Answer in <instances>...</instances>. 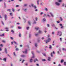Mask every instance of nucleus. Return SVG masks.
I'll return each instance as SVG.
<instances>
[{
    "label": "nucleus",
    "mask_w": 66,
    "mask_h": 66,
    "mask_svg": "<svg viewBox=\"0 0 66 66\" xmlns=\"http://www.w3.org/2000/svg\"><path fill=\"white\" fill-rule=\"evenodd\" d=\"M62 34L61 31H58L57 35H59V36H62Z\"/></svg>",
    "instance_id": "obj_1"
},
{
    "label": "nucleus",
    "mask_w": 66,
    "mask_h": 66,
    "mask_svg": "<svg viewBox=\"0 0 66 66\" xmlns=\"http://www.w3.org/2000/svg\"><path fill=\"white\" fill-rule=\"evenodd\" d=\"M50 40H51V39H50V38H49L46 41V43H47L49 42L50 41Z\"/></svg>",
    "instance_id": "obj_2"
},
{
    "label": "nucleus",
    "mask_w": 66,
    "mask_h": 66,
    "mask_svg": "<svg viewBox=\"0 0 66 66\" xmlns=\"http://www.w3.org/2000/svg\"><path fill=\"white\" fill-rule=\"evenodd\" d=\"M23 52L24 53H27V49H26V50L25 51H23Z\"/></svg>",
    "instance_id": "obj_3"
},
{
    "label": "nucleus",
    "mask_w": 66,
    "mask_h": 66,
    "mask_svg": "<svg viewBox=\"0 0 66 66\" xmlns=\"http://www.w3.org/2000/svg\"><path fill=\"white\" fill-rule=\"evenodd\" d=\"M57 5H60V4L59 3L57 2H56L55 3Z\"/></svg>",
    "instance_id": "obj_4"
},
{
    "label": "nucleus",
    "mask_w": 66,
    "mask_h": 66,
    "mask_svg": "<svg viewBox=\"0 0 66 66\" xmlns=\"http://www.w3.org/2000/svg\"><path fill=\"white\" fill-rule=\"evenodd\" d=\"M31 5L32 6V7H34L35 9H36V6H33V4H32Z\"/></svg>",
    "instance_id": "obj_5"
},
{
    "label": "nucleus",
    "mask_w": 66,
    "mask_h": 66,
    "mask_svg": "<svg viewBox=\"0 0 66 66\" xmlns=\"http://www.w3.org/2000/svg\"><path fill=\"white\" fill-rule=\"evenodd\" d=\"M38 29H39V28H37V27H35V30H37H37H38Z\"/></svg>",
    "instance_id": "obj_6"
},
{
    "label": "nucleus",
    "mask_w": 66,
    "mask_h": 66,
    "mask_svg": "<svg viewBox=\"0 0 66 66\" xmlns=\"http://www.w3.org/2000/svg\"><path fill=\"white\" fill-rule=\"evenodd\" d=\"M5 51L6 53H7V49L6 48H5Z\"/></svg>",
    "instance_id": "obj_7"
},
{
    "label": "nucleus",
    "mask_w": 66,
    "mask_h": 66,
    "mask_svg": "<svg viewBox=\"0 0 66 66\" xmlns=\"http://www.w3.org/2000/svg\"><path fill=\"white\" fill-rule=\"evenodd\" d=\"M64 60L63 59H62L61 60V63H63L64 62Z\"/></svg>",
    "instance_id": "obj_8"
},
{
    "label": "nucleus",
    "mask_w": 66,
    "mask_h": 66,
    "mask_svg": "<svg viewBox=\"0 0 66 66\" xmlns=\"http://www.w3.org/2000/svg\"><path fill=\"white\" fill-rule=\"evenodd\" d=\"M5 29H6V30H6V31L7 32H8V31H9V30H8V28L7 27H6L5 28Z\"/></svg>",
    "instance_id": "obj_9"
},
{
    "label": "nucleus",
    "mask_w": 66,
    "mask_h": 66,
    "mask_svg": "<svg viewBox=\"0 0 66 66\" xmlns=\"http://www.w3.org/2000/svg\"><path fill=\"white\" fill-rule=\"evenodd\" d=\"M7 18V15H5V20H6V19Z\"/></svg>",
    "instance_id": "obj_10"
},
{
    "label": "nucleus",
    "mask_w": 66,
    "mask_h": 66,
    "mask_svg": "<svg viewBox=\"0 0 66 66\" xmlns=\"http://www.w3.org/2000/svg\"><path fill=\"white\" fill-rule=\"evenodd\" d=\"M21 57H25V55H21Z\"/></svg>",
    "instance_id": "obj_11"
},
{
    "label": "nucleus",
    "mask_w": 66,
    "mask_h": 66,
    "mask_svg": "<svg viewBox=\"0 0 66 66\" xmlns=\"http://www.w3.org/2000/svg\"><path fill=\"white\" fill-rule=\"evenodd\" d=\"M32 54L33 55V56L32 57V58H34V54L33 53V52H32Z\"/></svg>",
    "instance_id": "obj_12"
},
{
    "label": "nucleus",
    "mask_w": 66,
    "mask_h": 66,
    "mask_svg": "<svg viewBox=\"0 0 66 66\" xmlns=\"http://www.w3.org/2000/svg\"><path fill=\"white\" fill-rule=\"evenodd\" d=\"M4 36V34H3L2 35H0V36Z\"/></svg>",
    "instance_id": "obj_13"
},
{
    "label": "nucleus",
    "mask_w": 66,
    "mask_h": 66,
    "mask_svg": "<svg viewBox=\"0 0 66 66\" xmlns=\"http://www.w3.org/2000/svg\"><path fill=\"white\" fill-rule=\"evenodd\" d=\"M3 61H4L5 62H6V58H4L3 59Z\"/></svg>",
    "instance_id": "obj_14"
},
{
    "label": "nucleus",
    "mask_w": 66,
    "mask_h": 66,
    "mask_svg": "<svg viewBox=\"0 0 66 66\" xmlns=\"http://www.w3.org/2000/svg\"><path fill=\"white\" fill-rule=\"evenodd\" d=\"M36 61H38V60L37 59H36V60H34V62L35 63V62Z\"/></svg>",
    "instance_id": "obj_15"
},
{
    "label": "nucleus",
    "mask_w": 66,
    "mask_h": 66,
    "mask_svg": "<svg viewBox=\"0 0 66 66\" xmlns=\"http://www.w3.org/2000/svg\"><path fill=\"white\" fill-rule=\"evenodd\" d=\"M42 61H46V60L45 59H42Z\"/></svg>",
    "instance_id": "obj_16"
},
{
    "label": "nucleus",
    "mask_w": 66,
    "mask_h": 66,
    "mask_svg": "<svg viewBox=\"0 0 66 66\" xmlns=\"http://www.w3.org/2000/svg\"><path fill=\"white\" fill-rule=\"evenodd\" d=\"M51 59V58H50V57H49L48 58V61H50V59Z\"/></svg>",
    "instance_id": "obj_17"
},
{
    "label": "nucleus",
    "mask_w": 66,
    "mask_h": 66,
    "mask_svg": "<svg viewBox=\"0 0 66 66\" xmlns=\"http://www.w3.org/2000/svg\"><path fill=\"white\" fill-rule=\"evenodd\" d=\"M46 21V19H45L44 18L43 19V22H44V21Z\"/></svg>",
    "instance_id": "obj_18"
},
{
    "label": "nucleus",
    "mask_w": 66,
    "mask_h": 66,
    "mask_svg": "<svg viewBox=\"0 0 66 66\" xmlns=\"http://www.w3.org/2000/svg\"><path fill=\"white\" fill-rule=\"evenodd\" d=\"M1 22L2 23V24H3V25H4V23L3 22V21H1Z\"/></svg>",
    "instance_id": "obj_19"
},
{
    "label": "nucleus",
    "mask_w": 66,
    "mask_h": 66,
    "mask_svg": "<svg viewBox=\"0 0 66 66\" xmlns=\"http://www.w3.org/2000/svg\"><path fill=\"white\" fill-rule=\"evenodd\" d=\"M21 33H20L19 34V37H21Z\"/></svg>",
    "instance_id": "obj_20"
},
{
    "label": "nucleus",
    "mask_w": 66,
    "mask_h": 66,
    "mask_svg": "<svg viewBox=\"0 0 66 66\" xmlns=\"http://www.w3.org/2000/svg\"><path fill=\"white\" fill-rule=\"evenodd\" d=\"M52 27H54V26H55V25H54V24H52Z\"/></svg>",
    "instance_id": "obj_21"
},
{
    "label": "nucleus",
    "mask_w": 66,
    "mask_h": 66,
    "mask_svg": "<svg viewBox=\"0 0 66 66\" xmlns=\"http://www.w3.org/2000/svg\"><path fill=\"white\" fill-rule=\"evenodd\" d=\"M45 10H46V11H48V9L47 8H46Z\"/></svg>",
    "instance_id": "obj_22"
},
{
    "label": "nucleus",
    "mask_w": 66,
    "mask_h": 66,
    "mask_svg": "<svg viewBox=\"0 0 66 66\" xmlns=\"http://www.w3.org/2000/svg\"><path fill=\"white\" fill-rule=\"evenodd\" d=\"M60 20H61V21H63V20H62V19H63L62 18L60 17Z\"/></svg>",
    "instance_id": "obj_23"
},
{
    "label": "nucleus",
    "mask_w": 66,
    "mask_h": 66,
    "mask_svg": "<svg viewBox=\"0 0 66 66\" xmlns=\"http://www.w3.org/2000/svg\"><path fill=\"white\" fill-rule=\"evenodd\" d=\"M35 47H37V43L35 44Z\"/></svg>",
    "instance_id": "obj_24"
},
{
    "label": "nucleus",
    "mask_w": 66,
    "mask_h": 66,
    "mask_svg": "<svg viewBox=\"0 0 66 66\" xmlns=\"http://www.w3.org/2000/svg\"><path fill=\"white\" fill-rule=\"evenodd\" d=\"M50 47H49L50 49H52V47L51 46V45H50Z\"/></svg>",
    "instance_id": "obj_25"
},
{
    "label": "nucleus",
    "mask_w": 66,
    "mask_h": 66,
    "mask_svg": "<svg viewBox=\"0 0 66 66\" xmlns=\"http://www.w3.org/2000/svg\"><path fill=\"white\" fill-rule=\"evenodd\" d=\"M42 32L41 31L39 30V33H42Z\"/></svg>",
    "instance_id": "obj_26"
},
{
    "label": "nucleus",
    "mask_w": 66,
    "mask_h": 66,
    "mask_svg": "<svg viewBox=\"0 0 66 66\" xmlns=\"http://www.w3.org/2000/svg\"><path fill=\"white\" fill-rule=\"evenodd\" d=\"M28 24L29 25H31V23H30V21H28Z\"/></svg>",
    "instance_id": "obj_27"
},
{
    "label": "nucleus",
    "mask_w": 66,
    "mask_h": 66,
    "mask_svg": "<svg viewBox=\"0 0 66 66\" xmlns=\"http://www.w3.org/2000/svg\"><path fill=\"white\" fill-rule=\"evenodd\" d=\"M18 28L19 29H21V27L19 26V27H18Z\"/></svg>",
    "instance_id": "obj_28"
},
{
    "label": "nucleus",
    "mask_w": 66,
    "mask_h": 66,
    "mask_svg": "<svg viewBox=\"0 0 66 66\" xmlns=\"http://www.w3.org/2000/svg\"><path fill=\"white\" fill-rule=\"evenodd\" d=\"M12 11L13 12H15V9L13 8H12Z\"/></svg>",
    "instance_id": "obj_29"
},
{
    "label": "nucleus",
    "mask_w": 66,
    "mask_h": 66,
    "mask_svg": "<svg viewBox=\"0 0 66 66\" xmlns=\"http://www.w3.org/2000/svg\"><path fill=\"white\" fill-rule=\"evenodd\" d=\"M64 65L65 66H66V62H64Z\"/></svg>",
    "instance_id": "obj_30"
},
{
    "label": "nucleus",
    "mask_w": 66,
    "mask_h": 66,
    "mask_svg": "<svg viewBox=\"0 0 66 66\" xmlns=\"http://www.w3.org/2000/svg\"><path fill=\"white\" fill-rule=\"evenodd\" d=\"M51 56H52V57H53V55H52V53H51Z\"/></svg>",
    "instance_id": "obj_31"
},
{
    "label": "nucleus",
    "mask_w": 66,
    "mask_h": 66,
    "mask_svg": "<svg viewBox=\"0 0 66 66\" xmlns=\"http://www.w3.org/2000/svg\"><path fill=\"white\" fill-rule=\"evenodd\" d=\"M50 14L51 15V16H52V17H53V14H52L51 13H50Z\"/></svg>",
    "instance_id": "obj_32"
},
{
    "label": "nucleus",
    "mask_w": 66,
    "mask_h": 66,
    "mask_svg": "<svg viewBox=\"0 0 66 66\" xmlns=\"http://www.w3.org/2000/svg\"><path fill=\"white\" fill-rule=\"evenodd\" d=\"M0 47H3V45L2 44H1L0 45Z\"/></svg>",
    "instance_id": "obj_33"
},
{
    "label": "nucleus",
    "mask_w": 66,
    "mask_h": 66,
    "mask_svg": "<svg viewBox=\"0 0 66 66\" xmlns=\"http://www.w3.org/2000/svg\"><path fill=\"white\" fill-rule=\"evenodd\" d=\"M37 4H39V0H38L37 1Z\"/></svg>",
    "instance_id": "obj_34"
},
{
    "label": "nucleus",
    "mask_w": 66,
    "mask_h": 66,
    "mask_svg": "<svg viewBox=\"0 0 66 66\" xmlns=\"http://www.w3.org/2000/svg\"><path fill=\"white\" fill-rule=\"evenodd\" d=\"M14 43L15 44H16V45L17 44V42H16L14 41Z\"/></svg>",
    "instance_id": "obj_35"
},
{
    "label": "nucleus",
    "mask_w": 66,
    "mask_h": 66,
    "mask_svg": "<svg viewBox=\"0 0 66 66\" xmlns=\"http://www.w3.org/2000/svg\"><path fill=\"white\" fill-rule=\"evenodd\" d=\"M19 5H16V7H19Z\"/></svg>",
    "instance_id": "obj_36"
},
{
    "label": "nucleus",
    "mask_w": 66,
    "mask_h": 66,
    "mask_svg": "<svg viewBox=\"0 0 66 66\" xmlns=\"http://www.w3.org/2000/svg\"><path fill=\"white\" fill-rule=\"evenodd\" d=\"M10 15H11V16H13V15H12V13H10Z\"/></svg>",
    "instance_id": "obj_37"
},
{
    "label": "nucleus",
    "mask_w": 66,
    "mask_h": 66,
    "mask_svg": "<svg viewBox=\"0 0 66 66\" xmlns=\"http://www.w3.org/2000/svg\"><path fill=\"white\" fill-rule=\"evenodd\" d=\"M58 1L59 2H61L62 1V0H59Z\"/></svg>",
    "instance_id": "obj_38"
},
{
    "label": "nucleus",
    "mask_w": 66,
    "mask_h": 66,
    "mask_svg": "<svg viewBox=\"0 0 66 66\" xmlns=\"http://www.w3.org/2000/svg\"><path fill=\"white\" fill-rule=\"evenodd\" d=\"M52 34L54 35V32H52Z\"/></svg>",
    "instance_id": "obj_39"
},
{
    "label": "nucleus",
    "mask_w": 66,
    "mask_h": 66,
    "mask_svg": "<svg viewBox=\"0 0 66 66\" xmlns=\"http://www.w3.org/2000/svg\"><path fill=\"white\" fill-rule=\"evenodd\" d=\"M14 54L15 56H16V54H15V52H14Z\"/></svg>",
    "instance_id": "obj_40"
},
{
    "label": "nucleus",
    "mask_w": 66,
    "mask_h": 66,
    "mask_svg": "<svg viewBox=\"0 0 66 66\" xmlns=\"http://www.w3.org/2000/svg\"><path fill=\"white\" fill-rule=\"evenodd\" d=\"M11 32H12V33H14V31H13V30H11Z\"/></svg>",
    "instance_id": "obj_41"
},
{
    "label": "nucleus",
    "mask_w": 66,
    "mask_h": 66,
    "mask_svg": "<svg viewBox=\"0 0 66 66\" xmlns=\"http://www.w3.org/2000/svg\"><path fill=\"white\" fill-rule=\"evenodd\" d=\"M11 39H12V40H13V37H10Z\"/></svg>",
    "instance_id": "obj_42"
},
{
    "label": "nucleus",
    "mask_w": 66,
    "mask_h": 66,
    "mask_svg": "<svg viewBox=\"0 0 66 66\" xmlns=\"http://www.w3.org/2000/svg\"><path fill=\"white\" fill-rule=\"evenodd\" d=\"M43 13L42 12H41L40 14L42 15H43Z\"/></svg>",
    "instance_id": "obj_43"
},
{
    "label": "nucleus",
    "mask_w": 66,
    "mask_h": 66,
    "mask_svg": "<svg viewBox=\"0 0 66 66\" xmlns=\"http://www.w3.org/2000/svg\"><path fill=\"white\" fill-rule=\"evenodd\" d=\"M47 16H48V17H50V15H49V14H48L47 15Z\"/></svg>",
    "instance_id": "obj_44"
},
{
    "label": "nucleus",
    "mask_w": 66,
    "mask_h": 66,
    "mask_svg": "<svg viewBox=\"0 0 66 66\" xmlns=\"http://www.w3.org/2000/svg\"><path fill=\"white\" fill-rule=\"evenodd\" d=\"M32 59H30V62L31 63V62H32Z\"/></svg>",
    "instance_id": "obj_45"
},
{
    "label": "nucleus",
    "mask_w": 66,
    "mask_h": 66,
    "mask_svg": "<svg viewBox=\"0 0 66 66\" xmlns=\"http://www.w3.org/2000/svg\"><path fill=\"white\" fill-rule=\"evenodd\" d=\"M11 10L10 9H9L7 10V11H11Z\"/></svg>",
    "instance_id": "obj_46"
},
{
    "label": "nucleus",
    "mask_w": 66,
    "mask_h": 66,
    "mask_svg": "<svg viewBox=\"0 0 66 66\" xmlns=\"http://www.w3.org/2000/svg\"><path fill=\"white\" fill-rule=\"evenodd\" d=\"M43 40V39H44V37H43L41 38Z\"/></svg>",
    "instance_id": "obj_47"
},
{
    "label": "nucleus",
    "mask_w": 66,
    "mask_h": 66,
    "mask_svg": "<svg viewBox=\"0 0 66 66\" xmlns=\"http://www.w3.org/2000/svg\"><path fill=\"white\" fill-rule=\"evenodd\" d=\"M35 19H36V21H37V19H38L36 17Z\"/></svg>",
    "instance_id": "obj_48"
},
{
    "label": "nucleus",
    "mask_w": 66,
    "mask_h": 66,
    "mask_svg": "<svg viewBox=\"0 0 66 66\" xmlns=\"http://www.w3.org/2000/svg\"><path fill=\"white\" fill-rule=\"evenodd\" d=\"M25 61L24 60H23V61L22 62V63H23Z\"/></svg>",
    "instance_id": "obj_49"
},
{
    "label": "nucleus",
    "mask_w": 66,
    "mask_h": 66,
    "mask_svg": "<svg viewBox=\"0 0 66 66\" xmlns=\"http://www.w3.org/2000/svg\"><path fill=\"white\" fill-rule=\"evenodd\" d=\"M43 55L44 56H46V54H43Z\"/></svg>",
    "instance_id": "obj_50"
},
{
    "label": "nucleus",
    "mask_w": 66,
    "mask_h": 66,
    "mask_svg": "<svg viewBox=\"0 0 66 66\" xmlns=\"http://www.w3.org/2000/svg\"><path fill=\"white\" fill-rule=\"evenodd\" d=\"M38 35V34H35L36 36H37V35Z\"/></svg>",
    "instance_id": "obj_51"
},
{
    "label": "nucleus",
    "mask_w": 66,
    "mask_h": 66,
    "mask_svg": "<svg viewBox=\"0 0 66 66\" xmlns=\"http://www.w3.org/2000/svg\"><path fill=\"white\" fill-rule=\"evenodd\" d=\"M36 23V22H34V23H33V24H35Z\"/></svg>",
    "instance_id": "obj_52"
},
{
    "label": "nucleus",
    "mask_w": 66,
    "mask_h": 66,
    "mask_svg": "<svg viewBox=\"0 0 66 66\" xmlns=\"http://www.w3.org/2000/svg\"><path fill=\"white\" fill-rule=\"evenodd\" d=\"M48 37H50V35L49 34H48Z\"/></svg>",
    "instance_id": "obj_53"
},
{
    "label": "nucleus",
    "mask_w": 66,
    "mask_h": 66,
    "mask_svg": "<svg viewBox=\"0 0 66 66\" xmlns=\"http://www.w3.org/2000/svg\"><path fill=\"white\" fill-rule=\"evenodd\" d=\"M19 50V49L17 48L16 49V51H17L18 50Z\"/></svg>",
    "instance_id": "obj_54"
},
{
    "label": "nucleus",
    "mask_w": 66,
    "mask_h": 66,
    "mask_svg": "<svg viewBox=\"0 0 66 66\" xmlns=\"http://www.w3.org/2000/svg\"><path fill=\"white\" fill-rule=\"evenodd\" d=\"M29 27H28L27 28V30H29Z\"/></svg>",
    "instance_id": "obj_55"
},
{
    "label": "nucleus",
    "mask_w": 66,
    "mask_h": 66,
    "mask_svg": "<svg viewBox=\"0 0 66 66\" xmlns=\"http://www.w3.org/2000/svg\"><path fill=\"white\" fill-rule=\"evenodd\" d=\"M60 26H62V25L61 24H60Z\"/></svg>",
    "instance_id": "obj_56"
},
{
    "label": "nucleus",
    "mask_w": 66,
    "mask_h": 66,
    "mask_svg": "<svg viewBox=\"0 0 66 66\" xmlns=\"http://www.w3.org/2000/svg\"><path fill=\"white\" fill-rule=\"evenodd\" d=\"M47 26L48 27H50L49 24H47Z\"/></svg>",
    "instance_id": "obj_57"
},
{
    "label": "nucleus",
    "mask_w": 66,
    "mask_h": 66,
    "mask_svg": "<svg viewBox=\"0 0 66 66\" xmlns=\"http://www.w3.org/2000/svg\"><path fill=\"white\" fill-rule=\"evenodd\" d=\"M60 39L61 41H62V38H60Z\"/></svg>",
    "instance_id": "obj_58"
},
{
    "label": "nucleus",
    "mask_w": 66,
    "mask_h": 66,
    "mask_svg": "<svg viewBox=\"0 0 66 66\" xmlns=\"http://www.w3.org/2000/svg\"><path fill=\"white\" fill-rule=\"evenodd\" d=\"M36 65L37 66H39V64H36Z\"/></svg>",
    "instance_id": "obj_59"
},
{
    "label": "nucleus",
    "mask_w": 66,
    "mask_h": 66,
    "mask_svg": "<svg viewBox=\"0 0 66 66\" xmlns=\"http://www.w3.org/2000/svg\"><path fill=\"white\" fill-rule=\"evenodd\" d=\"M64 28V27L63 26H62V27H61V29H62V28Z\"/></svg>",
    "instance_id": "obj_60"
},
{
    "label": "nucleus",
    "mask_w": 66,
    "mask_h": 66,
    "mask_svg": "<svg viewBox=\"0 0 66 66\" xmlns=\"http://www.w3.org/2000/svg\"><path fill=\"white\" fill-rule=\"evenodd\" d=\"M46 14H44V16L45 17V16H46Z\"/></svg>",
    "instance_id": "obj_61"
},
{
    "label": "nucleus",
    "mask_w": 66,
    "mask_h": 66,
    "mask_svg": "<svg viewBox=\"0 0 66 66\" xmlns=\"http://www.w3.org/2000/svg\"><path fill=\"white\" fill-rule=\"evenodd\" d=\"M62 50H65V48H62Z\"/></svg>",
    "instance_id": "obj_62"
},
{
    "label": "nucleus",
    "mask_w": 66,
    "mask_h": 66,
    "mask_svg": "<svg viewBox=\"0 0 66 66\" xmlns=\"http://www.w3.org/2000/svg\"><path fill=\"white\" fill-rule=\"evenodd\" d=\"M35 11H36V12H37V9H36L35 10Z\"/></svg>",
    "instance_id": "obj_63"
},
{
    "label": "nucleus",
    "mask_w": 66,
    "mask_h": 66,
    "mask_svg": "<svg viewBox=\"0 0 66 66\" xmlns=\"http://www.w3.org/2000/svg\"><path fill=\"white\" fill-rule=\"evenodd\" d=\"M58 66H61V65H60V64H59Z\"/></svg>",
    "instance_id": "obj_64"
}]
</instances>
